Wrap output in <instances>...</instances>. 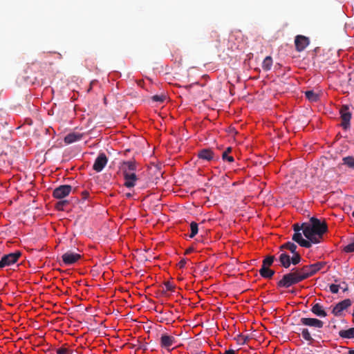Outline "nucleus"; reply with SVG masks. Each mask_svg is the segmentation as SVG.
I'll use <instances>...</instances> for the list:
<instances>
[{
  "mask_svg": "<svg viewBox=\"0 0 354 354\" xmlns=\"http://www.w3.org/2000/svg\"><path fill=\"white\" fill-rule=\"evenodd\" d=\"M304 229V235L305 237L313 241L314 243L320 242L324 234L327 232L328 226L325 221L322 222L315 217L310 218V223Z\"/></svg>",
  "mask_w": 354,
  "mask_h": 354,
  "instance_id": "obj_1",
  "label": "nucleus"
},
{
  "mask_svg": "<svg viewBox=\"0 0 354 354\" xmlns=\"http://www.w3.org/2000/svg\"><path fill=\"white\" fill-rule=\"evenodd\" d=\"M305 280L299 267H295L283 275L282 279L277 282L279 288H288Z\"/></svg>",
  "mask_w": 354,
  "mask_h": 354,
  "instance_id": "obj_2",
  "label": "nucleus"
},
{
  "mask_svg": "<svg viewBox=\"0 0 354 354\" xmlns=\"http://www.w3.org/2000/svg\"><path fill=\"white\" fill-rule=\"evenodd\" d=\"M121 168L125 180L124 186L128 188L133 187L138 180V177L134 172L136 169V162L133 161H124L122 163Z\"/></svg>",
  "mask_w": 354,
  "mask_h": 354,
  "instance_id": "obj_3",
  "label": "nucleus"
},
{
  "mask_svg": "<svg viewBox=\"0 0 354 354\" xmlns=\"http://www.w3.org/2000/svg\"><path fill=\"white\" fill-rule=\"evenodd\" d=\"M292 254L293 255L292 257H290V255L286 252H281L279 254V261L280 262V264L282 267L284 268H288L291 263L294 266H296L300 263L301 261V255L298 252Z\"/></svg>",
  "mask_w": 354,
  "mask_h": 354,
  "instance_id": "obj_4",
  "label": "nucleus"
},
{
  "mask_svg": "<svg viewBox=\"0 0 354 354\" xmlns=\"http://www.w3.org/2000/svg\"><path fill=\"white\" fill-rule=\"evenodd\" d=\"M325 262H317L313 264L304 266L300 270L305 279L310 277L320 270L324 266Z\"/></svg>",
  "mask_w": 354,
  "mask_h": 354,
  "instance_id": "obj_5",
  "label": "nucleus"
},
{
  "mask_svg": "<svg viewBox=\"0 0 354 354\" xmlns=\"http://www.w3.org/2000/svg\"><path fill=\"white\" fill-rule=\"evenodd\" d=\"M21 255V253L19 251H16L15 252L3 255L0 259V268H3L6 266H9L17 263Z\"/></svg>",
  "mask_w": 354,
  "mask_h": 354,
  "instance_id": "obj_6",
  "label": "nucleus"
},
{
  "mask_svg": "<svg viewBox=\"0 0 354 354\" xmlns=\"http://www.w3.org/2000/svg\"><path fill=\"white\" fill-rule=\"evenodd\" d=\"M339 113L342 121L341 126L344 129H348L350 127V121L351 119V113L349 111L348 106L347 105H343L339 110Z\"/></svg>",
  "mask_w": 354,
  "mask_h": 354,
  "instance_id": "obj_7",
  "label": "nucleus"
},
{
  "mask_svg": "<svg viewBox=\"0 0 354 354\" xmlns=\"http://www.w3.org/2000/svg\"><path fill=\"white\" fill-rule=\"evenodd\" d=\"M108 162V158L104 153H100L93 165V169L99 173L103 170Z\"/></svg>",
  "mask_w": 354,
  "mask_h": 354,
  "instance_id": "obj_8",
  "label": "nucleus"
},
{
  "mask_svg": "<svg viewBox=\"0 0 354 354\" xmlns=\"http://www.w3.org/2000/svg\"><path fill=\"white\" fill-rule=\"evenodd\" d=\"M72 190V187L68 185H60L53 190V196L57 199L67 196Z\"/></svg>",
  "mask_w": 354,
  "mask_h": 354,
  "instance_id": "obj_9",
  "label": "nucleus"
},
{
  "mask_svg": "<svg viewBox=\"0 0 354 354\" xmlns=\"http://www.w3.org/2000/svg\"><path fill=\"white\" fill-rule=\"evenodd\" d=\"M82 256L80 254L72 251H67L62 256L63 263L67 266L75 263Z\"/></svg>",
  "mask_w": 354,
  "mask_h": 354,
  "instance_id": "obj_10",
  "label": "nucleus"
},
{
  "mask_svg": "<svg viewBox=\"0 0 354 354\" xmlns=\"http://www.w3.org/2000/svg\"><path fill=\"white\" fill-rule=\"evenodd\" d=\"M310 44L308 37L304 35H297L295 38V45L296 50L298 52L303 51Z\"/></svg>",
  "mask_w": 354,
  "mask_h": 354,
  "instance_id": "obj_11",
  "label": "nucleus"
},
{
  "mask_svg": "<svg viewBox=\"0 0 354 354\" xmlns=\"http://www.w3.org/2000/svg\"><path fill=\"white\" fill-rule=\"evenodd\" d=\"M351 301L349 299H346L339 303H337L333 308L332 313L339 317L342 315V312L351 306Z\"/></svg>",
  "mask_w": 354,
  "mask_h": 354,
  "instance_id": "obj_12",
  "label": "nucleus"
},
{
  "mask_svg": "<svg viewBox=\"0 0 354 354\" xmlns=\"http://www.w3.org/2000/svg\"><path fill=\"white\" fill-rule=\"evenodd\" d=\"M300 323L302 325L319 329L324 326V322L316 318L302 317L300 319Z\"/></svg>",
  "mask_w": 354,
  "mask_h": 354,
  "instance_id": "obj_13",
  "label": "nucleus"
},
{
  "mask_svg": "<svg viewBox=\"0 0 354 354\" xmlns=\"http://www.w3.org/2000/svg\"><path fill=\"white\" fill-rule=\"evenodd\" d=\"M198 160L201 162L207 161L209 162L214 160L215 156L213 151L210 149H203L198 151L197 153Z\"/></svg>",
  "mask_w": 354,
  "mask_h": 354,
  "instance_id": "obj_14",
  "label": "nucleus"
},
{
  "mask_svg": "<svg viewBox=\"0 0 354 354\" xmlns=\"http://www.w3.org/2000/svg\"><path fill=\"white\" fill-rule=\"evenodd\" d=\"M176 338L167 334H162L160 337V346L162 348H169L176 343Z\"/></svg>",
  "mask_w": 354,
  "mask_h": 354,
  "instance_id": "obj_15",
  "label": "nucleus"
},
{
  "mask_svg": "<svg viewBox=\"0 0 354 354\" xmlns=\"http://www.w3.org/2000/svg\"><path fill=\"white\" fill-rule=\"evenodd\" d=\"M82 134L77 133H68L64 138V142L66 144H71L76 141L80 140L82 138Z\"/></svg>",
  "mask_w": 354,
  "mask_h": 354,
  "instance_id": "obj_16",
  "label": "nucleus"
},
{
  "mask_svg": "<svg viewBox=\"0 0 354 354\" xmlns=\"http://www.w3.org/2000/svg\"><path fill=\"white\" fill-rule=\"evenodd\" d=\"M311 311L313 314L318 317H325L327 315L326 311L323 309L322 306L319 304H315L313 306Z\"/></svg>",
  "mask_w": 354,
  "mask_h": 354,
  "instance_id": "obj_17",
  "label": "nucleus"
},
{
  "mask_svg": "<svg viewBox=\"0 0 354 354\" xmlns=\"http://www.w3.org/2000/svg\"><path fill=\"white\" fill-rule=\"evenodd\" d=\"M297 248V246L294 243L290 241L285 243L284 244L281 245L279 248L280 251H281L282 252H283V250L284 249H286L290 251V252L292 254L297 252L296 251Z\"/></svg>",
  "mask_w": 354,
  "mask_h": 354,
  "instance_id": "obj_18",
  "label": "nucleus"
},
{
  "mask_svg": "<svg viewBox=\"0 0 354 354\" xmlns=\"http://www.w3.org/2000/svg\"><path fill=\"white\" fill-rule=\"evenodd\" d=\"M275 272L269 268H261L259 274L263 278L271 279L274 274Z\"/></svg>",
  "mask_w": 354,
  "mask_h": 354,
  "instance_id": "obj_19",
  "label": "nucleus"
},
{
  "mask_svg": "<svg viewBox=\"0 0 354 354\" xmlns=\"http://www.w3.org/2000/svg\"><path fill=\"white\" fill-rule=\"evenodd\" d=\"M339 335L342 338H354V328H351L348 330H341L339 332Z\"/></svg>",
  "mask_w": 354,
  "mask_h": 354,
  "instance_id": "obj_20",
  "label": "nucleus"
},
{
  "mask_svg": "<svg viewBox=\"0 0 354 354\" xmlns=\"http://www.w3.org/2000/svg\"><path fill=\"white\" fill-rule=\"evenodd\" d=\"M273 64V60L271 56H267L262 62V68L265 71H268L271 69Z\"/></svg>",
  "mask_w": 354,
  "mask_h": 354,
  "instance_id": "obj_21",
  "label": "nucleus"
},
{
  "mask_svg": "<svg viewBox=\"0 0 354 354\" xmlns=\"http://www.w3.org/2000/svg\"><path fill=\"white\" fill-rule=\"evenodd\" d=\"M306 97L312 102H317L319 100V95L313 91H306L305 92Z\"/></svg>",
  "mask_w": 354,
  "mask_h": 354,
  "instance_id": "obj_22",
  "label": "nucleus"
},
{
  "mask_svg": "<svg viewBox=\"0 0 354 354\" xmlns=\"http://www.w3.org/2000/svg\"><path fill=\"white\" fill-rule=\"evenodd\" d=\"M274 259H275L274 256H272V255L267 256L263 260L261 268H263V267L264 268H269L270 266H271L272 265Z\"/></svg>",
  "mask_w": 354,
  "mask_h": 354,
  "instance_id": "obj_23",
  "label": "nucleus"
},
{
  "mask_svg": "<svg viewBox=\"0 0 354 354\" xmlns=\"http://www.w3.org/2000/svg\"><path fill=\"white\" fill-rule=\"evenodd\" d=\"M300 330H301V336L305 340H306L308 342L313 341L311 333L310 332V330L308 328H301V329H300Z\"/></svg>",
  "mask_w": 354,
  "mask_h": 354,
  "instance_id": "obj_24",
  "label": "nucleus"
},
{
  "mask_svg": "<svg viewBox=\"0 0 354 354\" xmlns=\"http://www.w3.org/2000/svg\"><path fill=\"white\" fill-rule=\"evenodd\" d=\"M232 151L231 147H227L226 150L222 154V158L223 160H227L229 162H233L234 161V159L232 156H229V153H230Z\"/></svg>",
  "mask_w": 354,
  "mask_h": 354,
  "instance_id": "obj_25",
  "label": "nucleus"
},
{
  "mask_svg": "<svg viewBox=\"0 0 354 354\" xmlns=\"http://www.w3.org/2000/svg\"><path fill=\"white\" fill-rule=\"evenodd\" d=\"M343 164L346 165L349 168L354 169V157L346 156L342 159Z\"/></svg>",
  "mask_w": 354,
  "mask_h": 354,
  "instance_id": "obj_26",
  "label": "nucleus"
},
{
  "mask_svg": "<svg viewBox=\"0 0 354 354\" xmlns=\"http://www.w3.org/2000/svg\"><path fill=\"white\" fill-rule=\"evenodd\" d=\"M190 230L191 233L189 234L190 238H194L198 232V223L196 222H192L190 224Z\"/></svg>",
  "mask_w": 354,
  "mask_h": 354,
  "instance_id": "obj_27",
  "label": "nucleus"
},
{
  "mask_svg": "<svg viewBox=\"0 0 354 354\" xmlns=\"http://www.w3.org/2000/svg\"><path fill=\"white\" fill-rule=\"evenodd\" d=\"M249 337L247 335H243L241 334L238 335L234 337V339L239 344L243 345L247 343L249 340Z\"/></svg>",
  "mask_w": 354,
  "mask_h": 354,
  "instance_id": "obj_28",
  "label": "nucleus"
},
{
  "mask_svg": "<svg viewBox=\"0 0 354 354\" xmlns=\"http://www.w3.org/2000/svg\"><path fill=\"white\" fill-rule=\"evenodd\" d=\"M292 239L299 245L304 240L301 232H295L292 235Z\"/></svg>",
  "mask_w": 354,
  "mask_h": 354,
  "instance_id": "obj_29",
  "label": "nucleus"
},
{
  "mask_svg": "<svg viewBox=\"0 0 354 354\" xmlns=\"http://www.w3.org/2000/svg\"><path fill=\"white\" fill-rule=\"evenodd\" d=\"M153 102H163L166 100V95H155L151 97Z\"/></svg>",
  "mask_w": 354,
  "mask_h": 354,
  "instance_id": "obj_30",
  "label": "nucleus"
},
{
  "mask_svg": "<svg viewBox=\"0 0 354 354\" xmlns=\"http://www.w3.org/2000/svg\"><path fill=\"white\" fill-rule=\"evenodd\" d=\"M307 225V223H304L301 225L299 223H295L293 225V230L295 232H300L301 230L304 232V229Z\"/></svg>",
  "mask_w": 354,
  "mask_h": 354,
  "instance_id": "obj_31",
  "label": "nucleus"
},
{
  "mask_svg": "<svg viewBox=\"0 0 354 354\" xmlns=\"http://www.w3.org/2000/svg\"><path fill=\"white\" fill-rule=\"evenodd\" d=\"M211 37L215 40V41L216 42L215 46L218 48L220 44V36L218 34V32L216 31H212L211 33Z\"/></svg>",
  "mask_w": 354,
  "mask_h": 354,
  "instance_id": "obj_32",
  "label": "nucleus"
},
{
  "mask_svg": "<svg viewBox=\"0 0 354 354\" xmlns=\"http://www.w3.org/2000/svg\"><path fill=\"white\" fill-rule=\"evenodd\" d=\"M312 243H314L310 240H305L304 239L300 243L299 245L306 248H310L312 246Z\"/></svg>",
  "mask_w": 354,
  "mask_h": 354,
  "instance_id": "obj_33",
  "label": "nucleus"
},
{
  "mask_svg": "<svg viewBox=\"0 0 354 354\" xmlns=\"http://www.w3.org/2000/svg\"><path fill=\"white\" fill-rule=\"evenodd\" d=\"M68 204V201L66 200H62L56 203L55 207L58 210H64V206Z\"/></svg>",
  "mask_w": 354,
  "mask_h": 354,
  "instance_id": "obj_34",
  "label": "nucleus"
},
{
  "mask_svg": "<svg viewBox=\"0 0 354 354\" xmlns=\"http://www.w3.org/2000/svg\"><path fill=\"white\" fill-rule=\"evenodd\" d=\"M344 251L347 253L354 252V241L346 245L344 248Z\"/></svg>",
  "mask_w": 354,
  "mask_h": 354,
  "instance_id": "obj_35",
  "label": "nucleus"
},
{
  "mask_svg": "<svg viewBox=\"0 0 354 354\" xmlns=\"http://www.w3.org/2000/svg\"><path fill=\"white\" fill-rule=\"evenodd\" d=\"M57 354H71V352L65 347H61L57 349L56 351Z\"/></svg>",
  "mask_w": 354,
  "mask_h": 354,
  "instance_id": "obj_36",
  "label": "nucleus"
},
{
  "mask_svg": "<svg viewBox=\"0 0 354 354\" xmlns=\"http://www.w3.org/2000/svg\"><path fill=\"white\" fill-rule=\"evenodd\" d=\"M330 290L332 293H337L338 291H339V285H336V284H331L330 286Z\"/></svg>",
  "mask_w": 354,
  "mask_h": 354,
  "instance_id": "obj_37",
  "label": "nucleus"
},
{
  "mask_svg": "<svg viewBox=\"0 0 354 354\" xmlns=\"http://www.w3.org/2000/svg\"><path fill=\"white\" fill-rule=\"evenodd\" d=\"M165 286L167 290L172 291L174 288V286H173L169 281L165 282Z\"/></svg>",
  "mask_w": 354,
  "mask_h": 354,
  "instance_id": "obj_38",
  "label": "nucleus"
},
{
  "mask_svg": "<svg viewBox=\"0 0 354 354\" xmlns=\"http://www.w3.org/2000/svg\"><path fill=\"white\" fill-rule=\"evenodd\" d=\"M81 196H82V199L85 201L86 199L88 198V196H89V192L86 190H84L83 191L82 193H81Z\"/></svg>",
  "mask_w": 354,
  "mask_h": 354,
  "instance_id": "obj_39",
  "label": "nucleus"
},
{
  "mask_svg": "<svg viewBox=\"0 0 354 354\" xmlns=\"http://www.w3.org/2000/svg\"><path fill=\"white\" fill-rule=\"evenodd\" d=\"M185 264H186V259H183L179 261L178 266H179L180 268H183L185 267Z\"/></svg>",
  "mask_w": 354,
  "mask_h": 354,
  "instance_id": "obj_40",
  "label": "nucleus"
},
{
  "mask_svg": "<svg viewBox=\"0 0 354 354\" xmlns=\"http://www.w3.org/2000/svg\"><path fill=\"white\" fill-rule=\"evenodd\" d=\"M223 354H236V352L234 350L230 349L226 351Z\"/></svg>",
  "mask_w": 354,
  "mask_h": 354,
  "instance_id": "obj_41",
  "label": "nucleus"
},
{
  "mask_svg": "<svg viewBox=\"0 0 354 354\" xmlns=\"http://www.w3.org/2000/svg\"><path fill=\"white\" fill-rule=\"evenodd\" d=\"M192 251H194V248H187L186 250H185V254H188L189 253H191Z\"/></svg>",
  "mask_w": 354,
  "mask_h": 354,
  "instance_id": "obj_42",
  "label": "nucleus"
},
{
  "mask_svg": "<svg viewBox=\"0 0 354 354\" xmlns=\"http://www.w3.org/2000/svg\"><path fill=\"white\" fill-rule=\"evenodd\" d=\"M139 348H140V349H142V350H144V351L147 349L146 346H145V345H144V344H142V345H140Z\"/></svg>",
  "mask_w": 354,
  "mask_h": 354,
  "instance_id": "obj_43",
  "label": "nucleus"
},
{
  "mask_svg": "<svg viewBox=\"0 0 354 354\" xmlns=\"http://www.w3.org/2000/svg\"><path fill=\"white\" fill-rule=\"evenodd\" d=\"M95 83V81H92L90 84V87L88 89V91H89L91 89L92 86Z\"/></svg>",
  "mask_w": 354,
  "mask_h": 354,
  "instance_id": "obj_44",
  "label": "nucleus"
},
{
  "mask_svg": "<svg viewBox=\"0 0 354 354\" xmlns=\"http://www.w3.org/2000/svg\"><path fill=\"white\" fill-rule=\"evenodd\" d=\"M125 196L127 198H131L132 196V194L131 193H127Z\"/></svg>",
  "mask_w": 354,
  "mask_h": 354,
  "instance_id": "obj_45",
  "label": "nucleus"
},
{
  "mask_svg": "<svg viewBox=\"0 0 354 354\" xmlns=\"http://www.w3.org/2000/svg\"><path fill=\"white\" fill-rule=\"evenodd\" d=\"M348 354H354V349H349Z\"/></svg>",
  "mask_w": 354,
  "mask_h": 354,
  "instance_id": "obj_46",
  "label": "nucleus"
},
{
  "mask_svg": "<svg viewBox=\"0 0 354 354\" xmlns=\"http://www.w3.org/2000/svg\"><path fill=\"white\" fill-rule=\"evenodd\" d=\"M347 289H348V288H347V287H346V288H344V290H343V291H344V292H345V291H346V290H347Z\"/></svg>",
  "mask_w": 354,
  "mask_h": 354,
  "instance_id": "obj_47",
  "label": "nucleus"
},
{
  "mask_svg": "<svg viewBox=\"0 0 354 354\" xmlns=\"http://www.w3.org/2000/svg\"><path fill=\"white\" fill-rule=\"evenodd\" d=\"M290 292H291V293H295V290H292L290 291Z\"/></svg>",
  "mask_w": 354,
  "mask_h": 354,
  "instance_id": "obj_48",
  "label": "nucleus"
},
{
  "mask_svg": "<svg viewBox=\"0 0 354 354\" xmlns=\"http://www.w3.org/2000/svg\"><path fill=\"white\" fill-rule=\"evenodd\" d=\"M352 216L354 217V211L352 212Z\"/></svg>",
  "mask_w": 354,
  "mask_h": 354,
  "instance_id": "obj_49",
  "label": "nucleus"
}]
</instances>
